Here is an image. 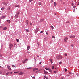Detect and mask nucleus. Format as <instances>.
Instances as JSON below:
<instances>
[{
	"mask_svg": "<svg viewBox=\"0 0 79 79\" xmlns=\"http://www.w3.org/2000/svg\"><path fill=\"white\" fill-rule=\"evenodd\" d=\"M56 58L57 60H60L63 58V57L60 55H59V56H57Z\"/></svg>",
	"mask_w": 79,
	"mask_h": 79,
	"instance_id": "nucleus-1",
	"label": "nucleus"
},
{
	"mask_svg": "<svg viewBox=\"0 0 79 79\" xmlns=\"http://www.w3.org/2000/svg\"><path fill=\"white\" fill-rule=\"evenodd\" d=\"M9 48L10 49V50H11V48H12V47H13V44H10L9 45Z\"/></svg>",
	"mask_w": 79,
	"mask_h": 79,
	"instance_id": "nucleus-2",
	"label": "nucleus"
},
{
	"mask_svg": "<svg viewBox=\"0 0 79 79\" xmlns=\"http://www.w3.org/2000/svg\"><path fill=\"white\" fill-rule=\"evenodd\" d=\"M70 38L71 39H72L73 38H74L75 37V35H70L69 36Z\"/></svg>",
	"mask_w": 79,
	"mask_h": 79,
	"instance_id": "nucleus-3",
	"label": "nucleus"
},
{
	"mask_svg": "<svg viewBox=\"0 0 79 79\" xmlns=\"http://www.w3.org/2000/svg\"><path fill=\"white\" fill-rule=\"evenodd\" d=\"M68 40V39L67 38L65 37L64 39V42H67V40Z\"/></svg>",
	"mask_w": 79,
	"mask_h": 79,
	"instance_id": "nucleus-4",
	"label": "nucleus"
},
{
	"mask_svg": "<svg viewBox=\"0 0 79 79\" xmlns=\"http://www.w3.org/2000/svg\"><path fill=\"white\" fill-rule=\"evenodd\" d=\"M19 12H18V11H17V12L16 13V15L15 16H16V17H18V15H19Z\"/></svg>",
	"mask_w": 79,
	"mask_h": 79,
	"instance_id": "nucleus-5",
	"label": "nucleus"
},
{
	"mask_svg": "<svg viewBox=\"0 0 79 79\" xmlns=\"http://www.w3.org/2000/svg\"><path fill=\"white\" fill-rule=\"evenodd\" d=\"M23 74H24V72H21L19 73V75H23Z\"/></svg>",
	"mask_w": 79,
	"mask_h": 79,
	"instance_id": "nucleus-6",
	"label": "nucleus"
},
{
	"mask_svg": "<svg viewBox=\"0 0 79 79\" xmlns=\"http://www.w3.org/2000/svg\"><path fill=\"white\" fill-rule=\"evenodd\" d=\"M36 70L37 71L38 70V68H35L34 69H33V71H36Z\"/></svg>",
	"mask_w": 79,
	"mask_h": 79,
	"instance_id": "nucleus-7",
	"label": "nucleus"
},
{
	"mask_svg": "<svg viewBox=\"0 0 79 79\" xmlns=\"http://www.w3.org/2000/svg\"><path fill=\"white\" fill-rule=\"evenodd\" d=\"M7 67L9 69V70H11V67H10V66H9L8 65H7Z\"/></svg>",
	"mask_w": 79,
	"mask_h": 79,
	"instance_id": "nucleus-8",
	"label": "nucleus"
},
{
	"mask_svg": "<svg viewBox=\"0 0 79 79\" xmlns=\"http://www.w3.org/2000/svg\"><path fill=\"white\" fill-rule=\"evenodd\" d=\"M44 73L45 74H48V72L47 71H44Z\"/></svg>",
	"mask_w": 79,
	"mask_h": 79,
	"instance_id": "nucleus-9",
	"label": "nucleus"
},
{
	"mask_svg": "<svg viewBox=\"0 0 79 79\" xmlns=\"http://www.w3.org/2000/svg\"><path fill=\"white\" fill-rule=\"evenodd\" d=\"M49 61H50L51 62V63H53V60H52V59H49Z\"/></svg>",
	"mask_w": 79,
	"mask_h": 79,
	"instance_id": "nucleus-10",
	"label": "nucleus"
},
{
	"mask_svg": "<svg viewBox=\"0 0 79 79\" xmlns=\"http://www.w3.org/2000/svg\"><path fill=\"white\" fill-rule=\"evenodd\" d=\"M26 24H27V25H28V23H29V20H26Z\"/></svg>",
	"mask_w": 79,
	"mask_h": 79,
	"instance_id": "nucleus-11",
	"label": "nucleus"
},
{
	"mask_svg": "<svg viewBox=\"0 0 79 79\" xmlns=\"http://www.w3.org/2000/svg\"><path fill=\"white\" fill-rule=\"evenodd\" d=\"M54 6H56V2H54Z\"/></svg>",
	"mask_w": 79,
	"mask_h": 79,
	"instance_id": "nucleus-12",
	"label": "nucleus"
},
{
	"mask_svg": "<svg viewBox=\"0 0 79 79\" xmlns=\"http://www.w3.org/2000/svg\"><path fill=\"white\" fill-rule=\"evenodd\" d=\"M29 49H30V46H28L27 47V50H29Z\"/></svg>",
	"mask_w": 79,
	"mask_h": 79,
	"instance_id": "nucleus-13",
	"label": "nucleus"
},
{
	"mask_svg": "<svg viewBox=\"0 0 79 79\" xmlns=\"http://www.w3.org/2000/svg\"><path fill=\"white\" fill-rule=\"evenodd\" d=\"M48 70H49V72H50V73H52V70L51 69H50V68H48Z\"/></svg>",
	"mask_w": 79,
	"mask_h": 79,
	"instance_id": "nucleus-14",
	"label": "nucleus"
},
{
	"mask_svg": "<svg viewBox=\"0 0 79 79\" xmlns=\"http://www.w3.org/2000/svg\"><path fill=\"white\" fill-rule=\"evenodd\" d=\"M50 27L51 28V29H54V27H53V26L52 25L50 26Z\"/></svg>",
	"mask_w": 79,
	"mask_h": 79,
	"instance_id": "nucleus-15",
	"label": "nucleus"
},
{
	"mask_svg": "<svg viewBox=\"0 0 79 79\" xmlns=\"http://www.w3.org/2000/svg\"><path fill=\"white\" fill-rule=\"evenodd\" d=\"M5 18V16H3L1 18V19H4Z\"/></svg>",
	"mask_w": 79,
	"mask_h": 79,
	"instance_id": "nucleus-16",
	"label": "nucleus"
},
{
	"mask_svg": "<svg viewBox=\"0 0 79 79\" xmlns=\"http://www.w3.org/2000/svg\"><path fill=\"white\" fill-rule=\"evenodd\" d=\"M43 21H44V19H42L40 21V22H42Z\"/></svg>",
	"mask_w": 79,
	"mask_h": 79,
	"instance_id": "nucleus-17",
	"label": "nucleus"
},
{
	"mask_svg": "<svg viewBox=\"0 0 79 79\" xmlns=\"http://www.w3.org/2000/svg\"><path fill=\"white\" fill-rule=\"evenodd\" d=\"M16 8H19V5H17L15 6Z\"/></svg>",
	"mask_w": 79,
	"mask_h": 79,
	"instance_id": "nucleus-18",
	"label": "nucleus"
},
{
	"mask_svg": "<svg viewBox=\"0 0 79 79\" xmlns=\"http://www.w3.org/2000/svg\"><path fill=\"white\" fill-rule=\"evenodd\" d=\"M3 29L4 30H6V29H7V28L6 27H4V28H3Z\"/></svg>",
	"mask_w": 79,
	"mask_h": 79,
	"instance_id": "nucleus-19",
	"label": "nucleus"
},
{
	"mask_svg": "<svg viewBox=\"0 0 79 79\" xmlns=\"http://www.w3.org/2000/svg\"><path fill=\"white\" fill-rule=\"evenodd\" d=\"M29 23L30 26H32V22H30Z\"/></svg>",
	"mask_w": 79,
	"mask_h": 79,
	"instance_id": "nucleus-20",
	"label": "nucleus"
},
{
	"mask_svg": "<svg viewBox=\"0 0 79 79\" xmlns=\"http://www.w3.org/2000/svg\"><path fill=\"white\" fill-rule=\"evenodd\" d=\"M4 10H5V8H1V10H2V11Z\"/></svg>",
	"mask_w": 79,
	"mask_h": 79,
	"instance_id": "nucleus-21",
	"label": "nucleus"
},
{
	"mask_svg": "<svg viewBox=\"0 0 79 79\" xmlns=\"http://www.w3.org/2000/svg\"><path fill=\"white\" fill-rule=\"evenodd\" d=\"M13 68H16V66L15 65H13L12 66Z\"/></svg>",
	"mask_w": 79,
	"mask_h": 79,
	"instance_id": "nucleus-22",
	"label": "nucleus"
},
{
	"mask_svg": "<svg viewBox=\"0 0 79 79\" xmlns=\"http://www.w3.org/2000/svg\"><path fill=\"white\" fill-rule=\"evenodd\" d=\"M39 5H42V3H41V2H39Z\"/></svg>",
	"mask_w": 79,
	"mask_h": 79,
	"instance_id": "nucleus-23",
	"label": "nucleus"
},
{
	"mask_svg": "<svg viewBox=\"0 0 79 79\" xmlns=\"http://www.w3.org/2000/svg\"><path fill=\"white\" fill-rule=\"evenodd\" d=\"M26 32H29V30L27 29H26Z\"/></svg>",
	"mask_w": 79,
	"mask_h": 79,
	"instance_id": "nucleus-24",
	"label": "nucleus"
},
{
	"mask_svg": "<svg viewBox=\"0 0 79 79\" xmlns=\"http://www.w3.org/2000/svg\"><path fill=\"white\" fill-rule=\"evenodd\" d=\"M7 21L8 22V23H10V22H11V21H10V20H7Z\"/></svg>",
	"mask_w": 79,
	"mask_h": 79,
	"instance_id": "nucleus-25",
	"label": "nucleus"
},
{
	"mask_svg": "<svg viewBox=\"0 0 79 79\" xmlns=\"http://www.w3.org/2000/svg\"><path fill=\"white\" fill-rule=\"evenodd\" d=\"M71 47H74V44H71Z\"/></svg>",
	"mask_w": 79,
	"mask_h": 79,
	"instance_id": "nucleus-26",
	"label": "nucleus"
},
{
	"mask_svg": "<svg viewBox=\"0 0 79 79\" xmlns=\"http://www.w3.org/2000/svg\"><path fill=\"white\" fill-rule=\"evenodd\" d=\"M31 77H32L33 78V79H35V76H34L32 77V76H31Z\"/></svg>",
	"mask_w": 79,
	"mask_h": 79,
	"instance_id": "nucleus-27",
	"label": "nucleus"
},
{
	"mask_svg": "<svg viewBox=\"0 0 79 79\" xmlns=\"http://www.w3.org/2000/svg\"><path fill=\"white\" fill-rule=\"evenodd\" d=\"M10 74V72H8L6 73V75H8V74Z\"/></svg>",
	"mask_w": 79,
	"mask_h": 79,
	"instance_id": "nucleus-28",
	"label": "nucleus"
},
{
	"mask_svg": "<svg viewBox=\"0 0 79 79\" xmlns=\"http://www.w3.org/2000/svg\"><path fill=\"white\" fill-rule=\"evenodd\" d=\"M19 40L18 39H17L16 40V41L17 42H19Z\"/></svg>",
	"mask_w": 79,
	"mask_h": 79,
	"instance_id": "nucleus-29",
	"label": "nucleus"
},
{
	"mask_svg": "<svg viewBox=\"0 0 79 79\" xmlns=\"http://www.w3.org/2000/svg\"><path fill=\"white\" fill-rule=\"evenodd\" d=\"M45 69L46 70H48V68H45Z\"/></svg>",
	"mask_w": 79,
	"mask_h": 79,
	"instance_id": "nucleus-30",
	"label": "nucleus"
},
{
	"mask_svg": "<svg viewBox=\"0 0 79 79\" xmlns=\"http://www.w3.org/2000/svg\"><path fill=\"white\" fill-rule=\"evenodd\" d=\"M32 1H33V0H30L29 1V2H31Z\"/></svg>",
	"mask_w": 79,
	"mask_h": 79,
	"instance_id": "nucleus-31",
	"label": "nucleus"
},
{
	"mask_svg": "<svg viewBox=\"0 0 79 79\" xmlns=\"http://www.w3.org/2000/svg\"><path fill=\"white\" fill-rule=\"evenodd\" d=\"M31 68H31V67L27 68V69H31Z\"/></svg>",
	"mask_w": 79,
	"mask_h": 79,
	"instance_id": "nucleus-32",
	"label": "nucleus"
},
{
	"mask_svg": "<svg viewBox=\"0 0 79 79\" xmlns=\"http://www.w3.org/2000/svg\"><path fill=\"white\" fill-rule=\"evenodd\" d=\"M52 39H55V36H52Z\"/></svg>",
	"mask_w": 79,
	"mask_h": 79,
	"instance_id": "nucleus-33",
	"label": "nucleus"
},
{
	"mask_svg": "<svg viewBox=\"0 0 79 79\" xmlns=\"http://www.w3.org/2000/svg\"><path fill=\"white\" fill-rule=\"evenodd\" d=\"M25 60V61H27L28 60V59H26Z\"/></svg>",
	"mask_w": 79,
	"mask_h": 79,
	"instance_id": "nucleus-34",
	"label": "nucleus"
},
{
	"mask_svg": "<svg viewBox=\"0 0 79 79\" xmlns=\"http://www.w3.org/2000/svg\"><path fill=\"white\" fill-rule=\"evenodd\" d=\"M25 62H26L24 60L23 62V63H25Z\"/></svg>",
	"mask_w": 79,
	"mask_h": 79,
	"instance_id": "nucleus-35",
	"label": "nucleus"
},
{
	"mask_svg": "<svg viewBox=\"0 0 79 79\" xmlns=\"http://www.w3.org/2000/svg\"><path fill=\"white\" fill-rule=\"evenodd\" d=\"M65 72H66V71H67V69H65Z\"/></svg>",
	"mask_w": 79,
	"mask_h": 79,
	"instance_id": "nucleus-36",
	"label": "nucleus"
},
{
	"mask_svg": "<svg viewBox=\"0 0 79 79\" xmlns=\"http://www.w3.org/2000/svg\"><path fill=\"white\" fill-rule=\"evenodd\" d=\"M65 56H67V53H65Z\"/></svg>",
	"mask_w": 79,
	"mask_h": 79,
	"instance_id": "nucleus-37",
	"label": "nucleus"
},
{
	"mask_svg": "<svg viewBox=\"0 0 79 79\" xmlns=\"http://www.w3.org/2000/svg\"><path fill=\"white\" fill-rule=\"evenodd\" d=\"M62 63V62H59V64H61Z\"/></svg>",
	"mask_w": 79,
	"mask_h": 79,
	"instance_id": "nucleus-38",
	"label": "nucleus"
},
{
	"mask_svg": "<svg viewBox=\"0 0 79 79\" xmlns=\"http://www.w3.org/2000/svg\"><path fill=\"white\" fill-rule=\"evenodd\" d=\"M3 28V27L2 26H0V29H2Z\"/></svg>",
	"mask_w": 79,
	"mask_h": 79,
	"instance_id": "nucleus-39",
	"label": "nucleus"
},
{
	"mask_svg": "<svg viewBox=\"0 0 79 79\" xmlns=\"http://www.w3.org/2000/svg\"><path fill=\"white\" fill-rule=\"evenodd\" d=\"M14 73H18V72H14Z\"/></svg>",
	"mask_w": 79,
	"mask_h": 79,
	"instance_id": "nucleus-40",
	"label": "nucleus"
},
{
	"mask_svg": "<svg viewBox=\"0 0 79 79\" xmlns=\"http://www.w3.org/2000/svg\"><path fill=\"white\" fill-rule=\"evenodd\" d=\"M44 77L45 78H46V79H47V76H46V75H45L44 76Z\"/></svg>",
	"mask_w": 79,
	"mask_h": 79,
	"instance_id": "nucleus-41",
	"label": "nucleus"
},
{
	"mask_svg": "<svg viewBox=\"0 0 79 79\" xmlns=\"http://www.w3.org/2000/svg\"><path fill=\"white\" fill-rule=\"evenodd\" d=\"M4 4L5 5H6H6H7V4H6V3H4Z\"/></svg>",
	"mask_w": 79,
	"mask_h": 79,
	"instance_id": "nucleus-42",
	"label": "nucleus"
},
{
	"mask_svg": "<svg viewBox=\"0 0 79 79\" xmlns=\"http://www.w3.org/2000/svg\"><path fill=\"white\" fill-rule=\"evenodd\" d=\"M41 63H42V62H40V63H39V64H41Z\"/></svg>",
	"mask_w": 79,
	"mask_h": 79,
	"instance_id": "nucleus-43",
	"label": "nucleus"
},
{
	"mask_svg": "<svg viewBox=\"0 0 79 79\" xmlns=\"http://www.w3.org/2000/svg\"><path fill=\"white\" fill-rule=\"evenodd\" d=\"M52 69H54V66H53L52 67Z\"/></svg>",
	"mask_w": 79,
	"mask_h": 79,
	"instance_id": "nucleus-44",
	"label": "nucleus"
},
{
	"mask_svg": "<svg viewBox=\"0 0 79 79\" xmlns=\"http://www.w3.org/2000/svg\"><path fill=\"white\" fill-rule=\"evenodd\" d=\"M0 74H2V73L1 72H0Z\"/></svg>",
	"mask_w": 79,
	"mask_h": 79,
	"instance_id": "nucleus-45",
	"label": "nucleus"
},
{
	"mask_svg": "<svg viewBox=\"0 0 79 79\" xmlns=\"http://www.w3.org/2000/svg\"><path fill=\"white\" fill-rule=\"evenodd\" d=\"M72 6H74V4L73 3H72Z\"/></svg>",
	"mask_w": 79,
	"mask_h": 79,
	"instance_id": "nucleus-46",
	"label": "nucleus"
},
{
	"mask_svg": "<svg viewBox=\"0 0 79 79\" xmlns=\"http://www.w3.org/2000/svg\"><path fill=\"white\" fill-rule=\"evenodd\" d=\"M8 9L9 10H10V7H8Z\"/></svg>",
	"mask_w": 79,
	"mask_h": 79,
	"instance_id": "nucleus-47",
	"label": "nucleus"
},
{
	"mask_svg": "<svg viewBox=\"0 0 79 79\" xmlns=\"http://www.w3.org/2000/svg\"><path fill=\"white\" fill-rule=\"evenodd\" d=\"M43 31H41V32H40V33H43Z\"/></svg>",
	"mask_w": 79,
	"mask_h": 79,
	"instance_id": "nucleus-48",
	"label": "nucleus"
},
{
	"mask_svg": "<svg viewBox=\"0 0 79 79\" xmlns=\"http://www.w3.org/2000/svg\"><path fill=\"white\" fill-rule=\"evenodd\" d=\"M66 23H69V21H67L66 22Z\"/></svg>",
	"mask_w": 79,
	"mask_h": 79,
	"instance_id": "nucleus-49",
	"label": "nucleus"
},
{
	"mask_svg": "<svg viewBox=\"0 0 79 79\" xmlns=\"http://www.w3.org/2000/svg\"><path fill=\"white\" fill-rule=\"evenodd\" d=\"M54 73H56V71H54Z\"/></svg>",
	"mask_w": 79,
	"mask_h": 79,
	"instance_id": "nucleus-50",
	"label": "nucleus"
},
{
	"mask_svg": "<svg viewBox=\"0 0 79 79\" xmlns=\"http://www.w3.org/2000/svg\"><path fill=\"white\" fill-rule=\"evenodd\" d=\"M55 15H56V13H55Z\"/></svg>",
	"mask_w": 79,
	"mask_h": 79,
	"instance_id": "nucleus-51",
	"label": "nucleus"
},
{
	"mask_svg": "<svg viewBox=\"0 0 79 79\" xmlns=\"http://www.w3.org/2000/svg\"><path fill=\"white\" fill-rule=\"evenodd\" d=\"M35 73H38V71H36Z\"/></svg>",
	"mask_w": 79,
	"mask_h": 79,
	"instance_id": "nucleus-52",
	"label": "nucleus"
},
{
	"mask_svg": "<svg viewBox=\"0 0 79 79\" xmlns=\"http://www.w3.org/2000/svg\"><path fill=\"white\" fill-rule=\"evenodd\" d=\"M12 72H11V73H9V74H12Z\"/></svg>",
	"mask_w": 79,
	"mask_h": 79,
	"instance_id": "nucleus-53",
	"label": "nucleus"
},
{
	"mask_svg": "<svg viewBox=\"0 0 79 79\" xmlns=\"http://www.w3.org/2000/svg\"><path fill=\"white\" fill-rule=\"evenodd\" d=\"M72 74V73H69V74Z\"/></svg>",
	"mask_w": 79,
	"mask_h": 79,
	"instance_id": "nucleus-54",
	"label": "nucleus"
},
{
	"mask_svg": "<svg viewBox=\"0 0 79 79\" xmlns=\"http://www.w3.org/2000/svg\"><path fill=\"white\" fill-rule=\"evenodd\" d=\"M75 7H76V6H74V8H75Z\"/></svg>",
	"mask_w": 79,
	"mask_h": 79,
	"instance_id": "nucleus-55",
	"label": "nucleus"
},
{
	"mask_svg": "<svg viewBox=\"0 0 79 79\" xmlns=\"http://www.w3.org/2000/svg\"><path fill=\"white\" fill-rule=\"evenodd\" d=\"M46 34H47V35H48V33H46Z\"/></svg>",
	"mask_w": 79,
	"mask_h": 79,
	"instance_id": "nucleus-56",
	"label": "nucleus"
},
{
	"mask_svg": "<svg viewBox=\"0 0 79 79\" xmlns=\"http://www.w3.org/2000/svg\"><path fill=\"white\" fill-rule=\"evenodd\" d=\"M0 56H1V57L2 56V55H0Z\"/></svg>",
	"mask_w": 79,
	"mask_h": 79,
	"instance_id": "nucleus-57",
	"label": "nucleus"
},
{
	"mask_svg": "<svg viewBox=\"0 0 79 79\" xmlns=\"http://www.w3.org/2000/svg\"><path fill=\"white\" fill-rule=\"evenodd\" d=\"M39 55H37V57H39Z\"/></svg>",
	"mask_w": 79,
	"mask_h": 79,
	"instance_id": "nucleus-58",
	"label": "nucleus"
},
{
	"mask_svg": "<svg viewBox=\"0 0 79 79\" xmlns=\"http://www.w3.org/2000/svg\"><path fill=\"white\" fill-rule=\"evenodd\" d=\"M51 1L52 2H53V0H51Z\"/></svg>",
	"mask_w": 79,
	"mask_h": 79,
	"instance_id": "nucleus-59",
	"label": "nucleus"
},
{
	"mask_svg": "<svg viewBox=\"0 0 79 79\" xmlns=\"http://www.w3.org/2000/svg\"><path fill=\"white\" fill-rule=\"evenodd\" d=\"M14 45H16V44H14Z\"/></svg>",
	"mask_w": 79,
	"mask_h": 79,
	"instance_id": "nucleus-60",
	"label": "nucleus"
},
{
	"mask_svg": "<svg viewBox=\"0 0 79 79\" xmlns=\"http://www.w3.org/2000/svg\"><path fill=\"white\" fill-rule=\"evenodd\" d=\"M56 69V68H55L54 69Z\"/></svg>",
	"mask_w": 79,
	"mask_h": 79,
	"instance_id": "nucleus-61",
	"label": "nucleus"
},
{
	"mask_svg": "<svg viewBox=\"0 0 79 79\" xmlns=\"http://www.w3.org/2000/svg\"><path fill=\"white\" fill-rule=\"evenodd\" d=\"M78 5H79V2H78V4H77Z\"/></svg>",
	"mask_w": 79,
	"mask_h": 79,
	"instance_id": "nucleus-62",
	"label": "nucleus"
},
{
	"mask_svg": "<svg viewBox=\"0 0 79 79\" xmlns=\"http://www.w3.org/2000/svg\"><path fill=\"white\" fill-rule=\"evenodd\" d=\"M27 53H29V52H27Z\"/></svg>",
	"mask_w": 79,
	"mask_h": 79,
	"instance_id": "nucleus-63",
	"label": "nucleus"
},
{
	"mask_svg": "<svg viewBox=\"0 0 79 79\" xmlns=\"http://www.w3.org/2000/svg\"><path fill=\"white\" fill-rule=\"evenodd\" d=\"M63 79V78H61V79Z\"/></svg>",
	"mask_w": 79,
	"mask_h": 79,
	"instance_id": "nucleus-64",
	"label": "nucleus"
}]
</instances>
